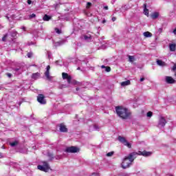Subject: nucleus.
I'll return each instance as SVG.
<instances>
[{
    "instance_id": "nucleus-1",
    "label": "nucleus",
    "mask_w": 176,
    "mask_h": 176,
    "mask_svg": "<svg viewBox=\"0 0 176 176\" xmlns=\"http://www.w3.org/2000/svg\"><path fill=\"white\" fill-rule=\"evenodd\" d=\"M116 112L121 119L124 120H127V119H130L131 117V111L129 110V109L126 107H123L122 106H118L116 107Z\"/></svg>"
},
{
    "instance_id": "nucleus-2",
    "label": "nucleus",
    "mask_w": 176,
    "mask_h": 176,
    "mask_svg": "<svg viewBox=\"0 0 176 176\" xmlns=\"http://www.w3.org/2000/svg\"><path fill=\"white\" fill-rule=\"evenodd\" d=\"M137 153H131L128 156L125 157L121 164L122 168H129L131 166V163L137 158Z\"/></svg>"
},
{
    "instance_id": "nucleus-3",
    "label": "nucleus",
    "mask_w": 176,
    "mask_h": 176,
    "mask_svg": "<svg viewBox=\"0 0 176 176\" xmlns=\"http://www.w3.org/2000/svg\"><path fill=\"white\" fill-rule=\"evenodd\" d=\"M42 163L43 165H38L37 166L38 170L47 173L50 170V166L49 165V163H47L46 161L43 162Z\"/></svg>"
},
{
    "instance_id": "nucleus-4",
    "label": "nucleus",
    "mask_w": 176,
    "mask_h": 176,
    "mask_svg": "<svg viewBox=\"0 0 176 176\" xmlns=\"http://www.w3.org/2000/svg\"><path fill=\"white\" fill-rule=\"evenodd\" d=\"M118 141H120V142H121V144H123V145H124L125 146H127V148H131V144L129 143L127 140H126V138L119 136Z\"/></svg>"
},
{
    "instance_id": "nucleus-5",
    "label": "nucleus",
    "mask_w": 176,
    "mask_h": 176,
    "mask_svg": "<svg viewBox=\"0 0 176 176\" xmlns=\"http://www.w3.org/2000/svg\"><path fill=\"white\" fill-rule=\"evenodd\" d=\"M65 152H67L68 153H76L79 152V148L76 146L67 147L65 150Z\"/></svg>"
},
{
    "instance_id": "nucleus-6",
    "label": "nucleus",
    "mask_w": 176,
    "mask_h": 176,
    "mask_svg": "<svg viewBox=\"0 0 176 176\" xmlns=\"http://www.w3.org/2000/svg\"><path fill=\"white\" fill-rule=\"evenodd\" d=\"M37 101L43 105H45V104H46V99H45V96L43 94H39L37 96Z\"/></svg>"
},
{
    "instance_id": "nucleus-7",
    "label": "nucleus",
    "mask_w": 176,
    "mask_h": 176,
    "mask_svg": "<svg viewBox=\"0 0 176 176\" xmlns=\"http://www.w3.org/2000/svg\"><path fill=\"white\" fill-rule=\"evenodd\" d=\"M167 124V121L164 117H160L158 122V127H164Z\"/></svg>"
},
{
    "instance_id": "nucleus-8",
    "label": "nucleus",
    "mask_w": 176,
    "mask_h": 176,
    "mask_svg": "<svg viewBox=\"0 0 176 176\" xmlns=\"http://www.w3.org/2000/svg\"><path fill=\"white\" fill-rule=\"evenodd\" d=\"M62 78L63 79H67V83H69V85L71 84V80H72V77L68 75V74L63 72L62 74Z\"/></svg>"
},
{
    "instance_id": "nucleus-9",
    "label": "nucleus",
    "mask_w": 176,
    "mask_h": 176,
    "mask_svg": "<svg viewBox=\"0 0 176 176\" xmlns=\"http://www.w3.org/2000/svg\"><path fill=\"white\" fill-rule=\"evenodd\" d=\"M59 127V130L61 133H67V131H68V129H67V126L64 125V124H60Z\"/></svg>"
},
{
    "instance_id": "nucleus-10",
    "label": "nucleus",
    "mask_w": 176,
    "mask_h": 176,
    "mask_svg": "<svg viewBox=\"0 0 176 176\" xmlns=\"http://www.w3.org/2000/svg\"><path fill=\"white\" fill-rule=\"evenodd\" d=\"M166 81L167 83H175V80H174L173 78H172L171 76H166Z\"/></svg>"
},
{
    "instance_id": "nucleus-11",
    "label": "nucleus",
    "mask_w": 176,
    "mask_h": 176,
    "mask_svg": "<svg viewBox=\"0 0 176 176\" xmlns=\"http://www.w3.org/2000/svg\"><path fill=\"white\" fill-rule=\"evenodd\" d=\"M143 8H144V14H145V16H147V17H149V10L146 8V3L144 4Z\"/></svg>"
},
{
    "instance_id": "nucleus-12",
    "label": "nucleus",
    "mask_w": 176,
    "mask_h": 176,
    "mask_svg": "<svg viewBox=\"0 0 176 176\" xmlns=\"http://www.w3.org/2000/svg\"><path fill=\"white\" fill-rule=\"evenodd\" d=\"M139 155H142V156L148 157V156H151V155H152V152H149V151L141 152V151H140Z\"/></svg>"
},
{
    "instance_id": "nucleus-13",
    "label": "nucleus",
    "mask_w": 176,
    "mask_h": 176,
    "mask_svg": "<svg viewBox=\"0 0 176 176\" xmlns=\"http://www.w3.org/2000/svg\"><path fill=\"white\" fill-rule=\"evenodd\" d=\"M131 82L130 80H127L126 81H123L120 83L121 86H122V87H124L125 86H129V85H131Z\"/></svg>"
},
{
    "instance_id": "nucleus-14",
    "label": "nucleus",
    "mask_w": 176,
    "mask_h": 176,
    "mask_svg": "<svg viewBox=\"0 0 176 176\" xmlns=\"http://www.w3.org/2000/svg\"><path fill=\"white\" fill-rule=\"evenodd\" d=\"M157 64L160 67H166V63L162 60H157Z\"/></svg>"
},
{
    "instance_id": "nucleus-15",
    "label": "nucleus",
    "mask_w": 176,
    "mask_h": 176,
    "mask_svg": "<svg viewBox=\"0 0 176 176\" xmlns=\"http://www.w3.org/2000/svg\"><path fill=\"white\" fill-rule=\"evenodd\" d=\"M45 75L47 78V80H52V79H53V77L50 76V72H45Z\"/></svg>"
},
{
    "instance_id": "nucleus-16",
    "label": "nucleus",
    "mask_w": 176,
    "mask_h": 176,
    "mask_svg": "<svg viewBox=\"0 0 176 176\" xmlns=\"http://www.w3.org/2000/svg\"><path fill=\"white\" fill-rule=\"evenodd\" d=\"M83 38L86 41V42H91V36L90 34L84 35Z\"/></svg>"
},
{
    "instance_id": "nucleus-17",
    "label": "nucleus",
    "mask_w": 176,
    "mask_h": 176,
    "mask_svg": "<svg viewBox=\"0 0 176 176\" xmlns=\"http://www.w3.org/2000/svg\"><path fill=\"white\" fill-rule=\"evenodd\" d=\"M128 58H129V63H134V61H135V57H134V56H130L128 55Z\"/></svg>"
},
{
    "instance_id": "nucleus-18",
    "label": "nucleus",
    "mask_w": 176,
    "mask_h": 176,
    "mask_svg": "<svg viewBox=\"0 0 176 176\" xmlns=\"http://www.w3.org/2000/svg\"><path fill=\"white\" fill-rule=\"evenodd\" d=\"M39 76H41V74L37 72V73L33 74L32 76V79L36 80V79H38V78H39Z\"/></svg>"
},
{
    "instance_id": "nucleus-19",
    "label": "nucleus",
    "mask_w": 176,
    "mask_h": 176,
    "mask_svg": "<svg viewBox=\"0 0 176 176\" xmlns=\"http://www.w3.org/2000/svg\"><path fill=\"white\" fill-rule=\"evenodd\" d=\"M157 17H159V12H154L151 14V19L153 20L157 19Z\"/></svg>"
},
{
    "instance_id": "nucleus-20",
    "label": "nucleus",
    "mask_w": 176,
    "mask_h": 176,
    "mask_svg": "<svg viewBox=\"0 0 176 176\" xmlns=\"http://www.w3.org/2000/svg\"><path fill=\"white\" fill-rule=\"evenodd\" d=\"M175 47H176L175 44H170L169 45V49H170V52H175Z\"/></svg>"
},
{
    "instance_id": "nucleus-21",
    "label": "nucleus",
    "mask_w": 176,
    "mask_h": 176,
    "mask_svg": "<svg viewBox=\"0 0 176 176\" xmlns=\"http://www.w3.org/2000/svg\"><path fill=\"white\" fill-rule=\"evenodd\" d=\"M144 36H145L146 38H151V36H152V33L149 32H146L143 33Z\"/></svg>"
},
{
    "instance_id": "nucleus-22",
    "label": "nucleus",
    "mask_w": 176,
    "mask_h": 176,
    "mask_svg": "<svg viewBox=\"0 0 176 176\" xmlns=\"http://www.w3.org/2000/svg\"><path fill=\"white\" fill-rule=\"evenodd\" d=\"M50 19H52V16H50L47 15V14H45V15L43 16V20H44V21H49V20H50Z\"/></svg>"
},
{
    "instance_id": "nucleus-23",
    "label": "nucleus",
    "mask_w": 176,
    "mask_h": 176,
    "mask_svg": "<svg viewBox=\"0 0 176 176\" xmlns=\"http://www.w3.org/2000/svg\"><path fill=\"white\" fill-rule=\"evenodd\" d=\"M18 144H19V142L14 141V142H10V145L11 146H16V145H18Z\"/></svg>"
},
{
    "instance_id": "nucleus-24",
    "label": "nucleus",
    "mask_w": 176,
    "mask_h": 176,
    "mask_svg": "<svg viewBox=\"0 0 176 176\" xmlns=\"http://www.w3.org/2000/svg\"><path fill=\"white\" fill-rule=\"evenodd\" d=\"M113 153H114L113 151H111V152L108 153L107 154V157H111L113 156Z\"/></svg>"
},
{
    "instance_id": "nucleus-25",
    "label": "nucleus",
    "mask_w": 176,
    "mask_h": 176,
    "mask_svg": "<svg viewBox=\"0 0 176 176\" xmlns=\"http://www.w3.org/2000/svg\"><path fill=\"white\" fill-rule=\"evenodd\" d=\"M94 130H95L96 131H98V130H100V127L98 125H94L93 126Z\"/></svg>"
},
{
    "instance_id": "nucleus-26",
    "label": "nucleus",
    "mask_w": 176,
    "mask_h": 176,
    "mask_svg": "<svg viewBox=\"0 0 176 176\" xmlns=\"http://www.w3.org/2000/svg\"><path fill=\"white\" fill-rule=\"evenodd\" d=\"M152 115H153V113H152V111H148L147 113V118H152Z\"/></svg>"
},
{
    "instance_id": "nucleus-27",
    "label": "nucleus",
    "mask_w": 176,
    "mask_h": 176,
    "mask_svg": "<svg viewBox=\"0 0 176 176\" xmlns=\"http://www.w3.org/2000/svg\"><path fill=\"white\" fill-rule=\"evenodd\" d=\"M6 38H8V34H6L4 36H3L2 38L3 42H5V41H6Z\"/></svg>"
},
{
    "instance_id": "nucleus-28",
    "label": "nucleus",
    "mask_w": 176,
    "mask_h": 176,
    "mask_svg": "<svg viewBox=\"0 0 176 176\" xmlns=\"http://www.w3.org/2000/svg\"><path fill=\"white\" fill-rule=\"evenodd\" d=\"M34 17H36L35 14H32L29 16V19H34Z\"/></svg>"
},
{
    "instance_id": "nucleus-29",
    "label": "nucleus",
    "mask_w": 176,
    "mask_h": 176,
    "mask_svg": "<svg viewBox=\"0 0 176 176\" xmlns=\"http://www.w3.org/2000/svg\"><path fill=\"white\" fill-rule=\"evenodd\" d=\"M90 6H91V3L87 2V6H86L87 9H89L90 8Z\"/></svg>"
},
{
    "instance_id": "nucleus-30",
    "label": "nucleus",
    "mask_w": 176,
    "mask_h": 176,
    "mask_svg": "<svg viewBox=\"0 0 176 176\" xmlns=\"http://www.w3.org/2000/svg\"><path fill=\"white\" fill-rule=\"evenodd\" d=\"M105 71H106V72H111V67H106Z\"/></svg>"
},
{
    "instance_id": "nucleus-31",
    "label": "nucleus",
    "mask_w": 176,
    "mask_h": 176,
    "mask_svg": "<svg viewBox=\"0 0 176 176\" xmlns=\"http://www.w3.org/2000/svg\"><path fill=\"white\" fill-rule=\"evenodd\" d=\"M55 31L56 34H61V30H60L58 28H55Z\"/></svg>"
},
{
    "instance_id": "nucleus-32",
    "label": "nucleus",
    "mask_w": 176,
    "mask_h": 176,
    "mask_svg": "<svg viewBox=\"0 0 176 176\" xmlns=\"http://www.w3.org/2000/svg\"><path fill=\"white\" fill-rule=\"evenodd\" d=\"M46 69L45 72H50V65H47Z\"/></svg>"
},
{
    "instance_id": "nucleus-33",
    "label": "nucleus",
    "mask_w": 176,
    "mask_h": 176,
    "mask_svg": "<svg viewBox=\"0 0 176 176\" xmlns=\"http://www.w3.org/2000/svg\"><path fill=\"white\" fill-rule=\"evenodd\" d=\"M28 57L29 58H31V57H32V52H28Z\"/></svg>"
},
{
    "instance_id": "nucleus-34",
    "label": "nucleus",
    "mask_w": 176,
    "mask_h": 176,
    "mask_svg": "<svg viewBox=\"0 0 176 176\" xmlns=\"http://www.w3.org/2000/svg\"><path fill=\"white\" fill-rule=\"evenodd\" d=\"M124 9V10H127V6H122V10H123Z\"/></svg>"
},
{
    "instance_id": "nucleus-35",
    "label": "nucleus",
    "mask_w": 176,
    "mask_h": 176,
    "mask_svg": "<svg viewBox=\"0 0 176 176\" xmlns=\"http://www.w3.org/2000/svg\"><path fill=\"white\" fill-rule=\"evenodd\" d=\"M91 176H100L98 173H92Z\"/></svg>"
},
{
    "instance_id": "nucleus-36",
    "label": "nucleus",
    "mask_w": 176,
    "mask_h": 176,
    "mask_svg": "<svg viewBox=\"0 0 176 176\" xmlns=\"http://www.w3.org/2000/svg\"><path fill=\"white\" fill-rule=\"evenodd\" d=\"M173 71H175L176 70V63L174 65L173 67Z\"/></svg>"
},
{
    "instance_id": "nucleus-37",
    "label": "nucleus",
    "mask_w": 176,
    "mask_h": 176,
    "mask_svg": "<svg viewBox=\"0 0 176 176\" xmlns=\"http://www.w3.org/2000/svg\"><path fill=\"white\" fill-rule=\"evenodd\" d=\"M7 76H8V78H12V74L8 73Z\"/></svg>"
},
{
    "instance_id": "nucleus-38",
    "label": "nucleus",
    "mask_w": 176,
    "mask_h": 176,
    "mask_svg": "<svg viewBox=\"0 0 176 176\" xmlns=\"http://www.w3.org/2000/svg\"><path fill=\"white\" fill-rule=\"evenodd\" d=\"M111 20H112V21H116V17L113 16Z\"/></svg>"
},
{
    "instance_id": "nucleus-39",
    "label": "nucleus",
    "mask_w": 176,
    "mask_h": 176,
    "mask_svg": "<svg viewBox=\"0 0 176 176\" xmlns=\"http://www.w3.org/2000/svg\"><path fill=\"white\" fill-rule=\"evenodd\" d=\"M28 5H31L32 3V1L31 0H28Z\"/></svg>"
},
{
    "instance_id": "nucleus-40",
    "label": "nucleus",
    "mask_w": 176,
    "mask_h": 176,
    "mask_svg": "<svg viewBox=\"0 0 176 176\" xmlns=\"http://www.w3.org/2000/svg\"><path fill=\"white\" fill-rule=\"evenodd\" d=\"M3 157V154L2 153H0V159H2Z\"/></svg>"
},
{
    "instance_id": "nucleus-41",
    "label": "nucleus",
    "mask_w": 176,
    "mask_h": 176,
    "mask_svg": "<svg viewBox=\"0 0 176 176\" xmlns=\"http://www.w3.org/2000/svg\"><path fill=\"white\" fill-rule=\"evenodd\" d=\"M102 23V24H105V23H107V21L105 19H103Z\"/></svg>"
},
{
    "instance_id": "nucleus-42",
    "label": "nucleus",
    "mask_w": 176,
    "mask_h": 176,
    "mask_svg": "<svg viewBox=\"0 0 176 176\" xmlns=\"http://www.w3.org/2000/svg\"><path fill=\"white\" fill-rule=\"evenodd\" d=\"M144 80H145V78H140V82H144Z\"/></svg>"
},
{
    "instance_id": "nucleus-43",
    "label": "nucleus",
    "mask_w": 176,
    "mask_h": 176,
    "mask_svg": "<svg viewBox=\"0 0 176 176\" xmlns=\"http://www.w3.org/2000/svg\"><path fill=\"white\" fill-rule=\"evenodd\" d=\"M104 9H105V10H108V6H104Z\"/></svg>"
},
{
    "instance_id": "nucleus-44",
    "label": "nucleus",
    "mask_w": 176,
    "mask_h": 176,
    "mask_svg": "<svg viewBox=\"0 0 176 176\" xmlns=\"http://www.w3.org/2000/svg\"><path fill=\"white\" fill-rule=\"evenodd\" d=\"M101 68H102V69L105 68V69H106L107 67H105V65H102V66H101Z\"/></svg>"
},
{
    "instance_id": "nucleus-45",
    "label": "nucleus",
    "mask_w": 176,
    "mask_h": 176,
    "mask_svg": "<svg viewBox=\"0 0 176 176\" xmlns=\"http://www.w3.org/2000/svg\"><path fill=\"white\" fill-rule=\"evenodd\" d=\"M14 71H15L16 72H17V71H19V68L14 69Z\"/></svg>"
},
{
    "instance_id": "nucleus-46",
    "label": "nucleus",
    "mask_w": 176,
    "mask_h": 176,
    "mask_svg": "<svg viewBox=\"0 0 176 176\" xmlns=\"http://www.w3.org/2000/svg\"><path fill=\"white\" fill-rule=\"evenodd\" d=\"M2 28H3V27L0 25V30H2Z\"/></svg>"
},
{
    "instance_id": "nucleus-47",
    "label": "nucleus",
    "mask_w": 176,
    "mask_h": 176,
    "mask_svg": "<svg viewBox=\"0 0 176 176\" xmlns=\"http://www.w3.org/2000/svg\"><path fill=\"white\" fill-rule=\"evenodd\" d=\"M22 30H25V27H22Z\"/></svg>"
},
{
    "instance_id": "nucleus-48",
    "label": "nucleus",
    "mask_w": 176,
    "mask_h": 176,
    "mask_svg": "<svg viewBox=\"0 0 176 176\" xmlns=\"http://www.w3.org/2000/svg\"><path fill=\"white\" fill-rule=\"evenodd\" d=\"M76 90L78 91L79 90V88H76Z\"/></svg>"
},
{
    "instance_id": "nucleus-49",
    "label": "nucleus",
    "mask_w": 176,
    "mask_h": 176,
    "mask_svg": "<svg viewBox=\"0 0 176 176\" xmlns=\"http://www.w3.org/2000/svg\"><path fill=\"white\" fill-rule=\"evenodd\" d=\"M6 19H8L9 20V16H6Z\"/></svg>"
},
{
    "instance_id": "nucleus-50",
    "label": "nucleus",
    "mask_w": 176,
    "mask_h": 176,
    "mask_svg": "<svg viewBox=\"0 0 176 176\" xmlns=\"http://www.w3.org/2000/svg\"><path fill=\"white\" fill-rule=\"evenodd\" d=\"M58 60H57V61L56 62V64H58Z\"/></svg>"
},
{
    "instance_id": "nucleus-51",
    "label": "nucleus",
    "mask_w": 176,
    "mask_h": 176,
    "mask_svg": "<svg viewBox=\"0 0 176 176\" xmlns=\"http://www.w3.org/2000/svg\"><path fill=\"white\" fill-rule=\"evenodd\" d=\"M80 69V67H78V69Z\"/></svg>"
},
{
    "instance_id": "nucleus-52",
    "label": "nucleus",
    "mask_w": 176,
    "mask_h": 176,
    "mask_svg": "<svg viewBox=\"0 0 176 176\" xmlns=\"http://www.w3.org/2000/svg\"><path fill=\"white\" fill-rule=\"evenodd\" d=\"M175 76H176V73L175 74Z\"/></svg>"
}]
</instances>
